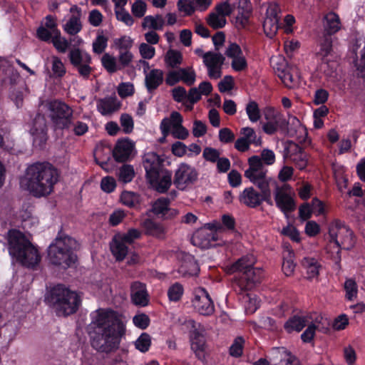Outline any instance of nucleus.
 <instances>
[{"label": "nucleus", "instance_id": "1", "mask_svg": "<svg viewBox=\"0 0 365 365\" xmlns=\"http://www.w3.org/2000/svg\"><path fill=\"white\" fill-rule=\"evenodd\" d=\"M94 330L91 336V346L99 352L111 353L118 349L125 325L121 315L111 309H99L91 314Z\"/></svg>", "mask_w": 365, "mask_h": 365}, {"label": "nucleus", "instance_id": "2", "mask_svg": "<svg viewBox=\"0 0 365 365\" xmlns=\"http://www.w3.org/2000/svg\"><path fill=\"white\" fill-rule=\"evenodd\" d=\"M58 178V171L51 163L36 162L27 167L22 182L33 196L41 197L53 192Z\"/></svg>", "mask_w": 365, "mask_h": 365}, {"label": "nucleus", "instance_id": "3", "mask_svg": "<svg viewBox=\"0 0 365 365\" xmlns=\"http://www.w3.org/2000/svg\"><path fill=\"white\" fill-rule=\"evenodd\" d=\"M255 259L252 255H245L227 267L229 273H236L233 287L236 291L238 288L240 293L252 290L261 282L263 270L255 267Z\"/></svg>", "mask_w": 365, "mask_h": 365}, {"label": "nucleus", "instance_id": "4", "mask_svg": "<svg viewBox=\"0 0 365 365\" xmlns=\"http://www.w3.org/2000/svg\"><path fill=\"white\" fill-rule=\"evenodd\" d=\"M79 246L78 241L65 234L61 228L48 247V257L50 262L61 269H68L76 262L77 255L75 252Z\"/></svg>", "mask_w": 365, "mask_h": 365}, {"label": "nucleus", "instance_id": "5", "mask_svg": "<svg viewBox=\"0 0 365 365\" xmlns=\"http://www.w3.org/2000/svg\"><path fill=\"white\" fill-rule=\"evenodd\" d=\"M8 244L9 254L22 265L33 268L40 262L41 256L37 249L20 230H9Z\"/></svg>", "mask_w": 365, "mask_h": 365}, {"label": "nucleus", "instance_id": "6", "mask_svg": "<svg viewBox=\"0 0 365 365\" xmlns=\"http://www.w3.org/2000/svg\"><path fill=\"white\" fill-rule=\"evenodd\" d=\"M46 299L58 317H67L76 313L81 303V299L77 293L61 284L52 287Z\"/></svg>", "mask_w": 365, "mask_h": 365}, {"label": "nucleus", "instance_id": "7", "mask_svg": "<svg viewBox=\"0 0 365 365\" xmlns=\"http://www.w3.org/2000/svg\"><path fill=\"white\" fill-rule=\"evenodd\" d=\"M336 231L332 233L330 231L331 240L328 244L329 250L333 247L336 250L334 259L336 264H339L341 259V250H351L355 244L354 233L341 221L337 220L335 223Z\"/></svg>", "mask_w": 365, "mask_h": 365}, {"label": "nucleus", "instance_id": "8", "mask_svg": "<svg viewBox=\"0 0 365 365\" xmlns=\"http://www.w3.org/2000/svg\"><path fill=\"white\" fill-rule=\"evenodd\" d=\"M49 118L55 130H69L73 124V110L65 102L54 100L48 103Z\"/></svg>", "mask_w": 365, "mask_h": 365}, {"label": "nucleus", "instance_id": "9", "mask_svg": "<svg viewBox=\"0 0 365 365\" xmlns=\"http://www.w3.org/2000/svg\"><path fill=\"white\" fill-rule=\"evenodd\" d=\"M198 175L199 173L195 167L181 163L175 171L173 184L177 189L185 190L197 181Z\"/></svg>", "mask_w": 365, "mask_h": 365}, {"label": "nucleus", "instance_id": "10", "mask_svg": "<svg viewBox=\"0 0 365 365\" xmlns=\"http://www.w3.org/2000/svg\"><path fill=\"white\" fill-rule=\"evenodd\" d=\"M273 68L286 87L293 88L298 85L299 75L297 66L289 65L284 58H278Z\"/></svg>", "mask_w": 365, "mask_h": 365}, {"label": "nucleus", "instance_id": "11", "mask_svg": "<svg viewBox=\"0 0 365 365\" xmlns=\"http://www.w3.org/2000/svg\"><path fill=\"white\" fill-rule=\"evenodd\" d=\"M165 159L155 152H148L143 155L142 165L145 171L147 181L151 178L155 179L164 170Z\"/></svg>", "mask_w": 365, "mask_h": 365}, {"label": "nucleus", "instance_id": "12", "mask_svg": "<svg viewBox=\"0 0 365 365\" xmlns=\"http://www.w3.org/2000/svg\"><path fill=\"white\" fill-rule=\"evenodd\" d=\"M48 129L46 120L43 115L36 113L32 120L30 133L33 136V143L35 146L43 149L48 140Z\"/></svg>", "mask_w": 365, "mask_h": 365}, {"label": "nucleus", "instance_id": "13", "mask_svg": "<svg viewBox=\"0 0 365 365\" xmlns=\"http://www.w3.org/2000/svg\"><path fill=\"white\" fill-rule=\"evenodd\" d=\"M192 302L195 309L201 315L210 316L215 311L214 303L205 288L200 287L195 292Z\"/></svg>", "mask_w": 365, "mask_h": 365}, {"label": "nucleus", "instance_id": "14", "mask_svg": "<svg viewBox=\"0 0 365 365\" xmlns=\"http://www.w3.org/2000/svg\"><path fill=\"white\" fill-rule=\"evenodd\" d=\"M192 328L189 334L191 349L195 352L196 356L201 359L204 357L206 348V331L200 324L198 325V327H195V322H193Z\"/></svg>", "mask_w": 365, "mask_h": 365}, {"label": "nucleus", "instance_id": "15", "mask_svg": "<svg viewBox=\"0 0 365 365\" xmlns=\"http://www.w3.org/2000/svg\"><path fill=\"white\" fill-rule=\"evenodd\" d=\"M289 189V185H284L282 187L277 185L274 192L276 205L285 214L293 212L296 208L294 198L287 192Z\"/></svg>", "mask_w": 365, "mask_h": 365}, {"label": "nucleus", "instance_id": "16", "mask_svg": "<svg viewBox=\"0 0 365 365\" xmlns=\"http://www.w3.org/2000/svg\"><path fill=\"white\" fill-rule=\"evenodd\" d=\"M271 356L272 365H300L299 359L284 347L273 348Z\"/></svg>", "mask_w": 365, "mask_h": 365}, {"label": "nucleus", "instance_id": "17", "mask_svg": "<svg viewBox=\"0 0 365 365\" xmlns=\"http://www.w3.org/2000/svg\"><path fill=\"white\" fill-rule=\"evenodd\" d=\"M134 148V143L128 138H122L117 140L112 150V155L118 163L127 161Z\"/></svg>", "mask_w": 365, "mask_h": 365}, {"label": "nucleus", "instance_id": "18", "mask_svg": "<svg viewBox=\"0 0 365 365\" xmlns=\"http://www.w3.org/2000/svg\"><path fill=\"white\" fill-rule=\"evenodd\" d=\"M219 233H213L206 229H200L193 236V241H197L198 245L204 249H209L219 245Z\"/></svg>", "mask_w": 365, "mask_h": 365}, {"label": "nucleus", "instance_id": "19", "mask_svg": "<svg viewBox=\"0 0 365 365\" xmlns=\"http://www.w3.org/2000/svg\"><path fill=\"white\" fill-rule=\"evenodd\" d=\"M130 297L133 303L140 307H145L149 302V295L145 284L139 281L133 282L130 285Z\"/></svg>", "mask_w": 365, "mask_h": 365}, {"label": "nucleus", "instance_id": "20", "mask_svg": "<svg viewBox=\"0 0 365 365\" xmlns=\"http://www.w3.org/2000/svg\"><path fill=\"white\" fill-rule=\"evenodd\" d=\"M232 3H236V7L238 9V14L236 16L237 24L243 29L247 27L252 12L250 0H232Z\"/></svg>", "mask_w": 365, "mask_h": 365}, {"label": "nucleus", "instance_id": "21", "mask_svg": "<svg viewBox=\"0 0 365 365\" xmlns=\"http://www.w3.org/2000/svg\"><path fill=\"white\" fill-rule=\"evenodd\" d=\"M148 182L158 192L165 193L172 185V172L165 169L155 178L150 179Z\"/></svg>", "mask_w": 365, "mask_h": 365}, {"label": "nucleus", "instance_id": "22", "mask_svg": "<svg viewBox=\"0 0 365 365\" xmlns=\"http://www.w3.org/2000/svg\"><path fill=\"white\" fill-rule=\"evenodd\" d=\"M238 200L247 207L256 208L260 205L259 192L253 187H246L240 193Z\"/></svg>", "mask_w": 365, "mask_h": 365}, {"label": "nucleus", "instance_id": "23", "mask_svg": "<svg viewBox=\"0 0 365 365\" xmlns=\"http://www.w3.org/2000/svg\"><path fill=\"white\" fill-rule=\"evenodd\" d=\"M163 82V71L160 69L153 68L145 74V85L148 93H151L156 90Z\"/></svg>", "mask_w": 365, "mask_h": 365}, {"label": "nucleus", "instance_id": "24", "mask_svg": "<svg viewBox=\"0 0 365 365\" xmlns=\"http://www.w3.org/2000/svg\"><path fill=\"white\" fill-rule=\"evenodd\" d=\"M120 106V102L115 96L101 98L97 103L98 111L103 115L115 112L119 109Z\"/></svg>", "mask_w": 365, "mask_h": 365}, {"label": "nucleus", "instance_id": "25", "mask_svg": "<svg viewBox=\"0 0 365 365\" xmlns=\"http://www.w3.org/2000/svg\"><path fill=\"white\" fill-rule=\"evenodd\" d=\"M110 248L113 255L118 262L123 261L128 255V247L126 243L118 236H115L113 238Z\"/></svg>", "mask_w": 365, "mask_h": 365}, {"label": "nucleus", "instance_id": "26", "mask_svg": "<svg viewBox=\"0 0 365 365\" xmlns=\"http://www.w3.org/2000/svg\"><path fill=\"white\" fill-rule=\"evenodd\" d=\"M326 25H325V36H331L340 29V19L339 16L334 13L330 12L325 16Z\"/></svg>", "mask_w": 365, "mask_h": 365}, {"label": "nucleus", "instance_id": "27", "mask_svg": "<svg viewBox=\"0 0 365 365\" xmlns=\"http://www.w3.org/2000/svg\"><path fill=\"white\" fill-rule=\"evenodd\" d=\"M301 264L306 269L309 279H313L319 275L321 264L315 258L304 257L301 261Z\"/></svg>", "mask_w": 365, "mask_h": 365}, {"label": "nucleus", "instance_id": "28", "mask_svg": "<svg viewBox=\"0 0 365 365\" xmlns=\"http://www.w3.org/2000/svg\"><path fill=\"white\" fill-rule=\"evenodd\" d=\"M332 38L329 36L324 35V38L319 44V51L317 53V56L321 58L322 62L328 63V56L332 51Z\"/></svg>", "mask_w": 365, "mask_h": 365}, {"label": "nucleus", "instance_id": "29", "mask_svg": "<svg viewBox=\"0 0 365 365\" xmlns=\"http://www.w3.org/2000/svg\"><path fill=\"white\" fill-rule=\"evenodd\" d=\"M68 58L73 67L78 66L83 62H92L91 56L87 53H83L78 48L71 49L68 53Z\"/></svg>", "mask_w": 365, "mask_h": 365}, {"label": "nucleus", "instance_id": "30", "mask_svg": "<svg viewBox=\"0 0 365 365\" xmlns=\"http://www.w3.org/2000/svg\"><path fill=\"white\" fill-rule=\"evenodd\" d=\"M307 325V321L304 317L294 315L290 317L284 324V329L287 332L296 331L299 332Z\"/></svg>", "mask_w": 365, "mask_h": 365}, {"label": "nucleus", "instance_id": "31", "mask_svg": "<svg viewBox=\"0 0 365 365\" xmlns=\"http://www.w3.org/2000/svg\"><path fill=\"white\" fill-rule=\"evenodd\" d=\"M225 58L220 53L207 51L203 54V63L206 67L222 66Z\"/></svg>", "mask_w": 365, "mask_h": 365}, {"label": "nucleus", "instance_id": "32", "mask_svg": "<svg viewBox=\"0 0 365 365\" xmlns=\"http://www.w3.org/2000/svg\"><path fill=\"white\" fill-rule=\"evenodd\" d=\"M344 289L346 292L345 299L347 301L352 302L358 296V284L353 278H346L344 284Z\"/></svg>", "mask_w": 365, "mask_h": 365}, {"label": "nucleus", "instance_id": "33", "mask_svg": "<svg viewBox=\"0 0 365 365\" xmlns=\"http://www.w3.org/2000/svg\"><path fill=\"white\" fill-rule=\"evenodd\" d=\"M135 175L133 166L129 164H123L118 171V178L120 182L128 183L133 180Z\"/></svg>", "mask_w": 365, "mask_h": 365}, {"label": "nucleus", "instance_id": "34", "mask_svg": "<svg viewBox=\"0 0 365 365\" xmlns=\"http://www.w3.org/2000/svg\"><path fill=\"white\" fill-rule=\"evenodd\" d=\"M164 24V19L160 15H157L155 18L150 15L144 17L142 27L143 29L149 28L153 30H162Z\"/></svg>", "mask_w": 365, "mask_h": 365}, {"label": "nucleus", "instance_id": "35", "mask_svg": "<svg viewBox=\"0 0 365 365\" xmlns=\"http://www.w3.org/2000/svg\"><path fill=\"white\" fill-rule=\"evenodd\" d=\"M143 227L147 235L156 237H161L164 235L163 227L152 220H145L143 222Z\"/></svg>", "mask_w": 365, "mask_h": 365}, {"label": "nucleus", "instance_id": "36", "mask_svg": "<svg viewBox=\"0 0 365 365\" xmlns=\"http://www.w3.org/2000/svg\"><path fill=\"white\" fill-rule=\"evenodd\" d=\"M165 61L168 66L175 68L182 63V55L180 51L169 49L165 56Z\"/></svg>", "mask_w": 365, "mask_h": 365}, {"label": "nucleus", "instance_id": "37", "mask_svg": "<svg viewBox=\"0 0 365 365\" xmlns=\"http://www.w3.org/2000/svg\"><path fill=\"white\" fill-rule=\"evenodd\" d=\"M184 294V287L179 282H175L168 289V297L170 302H179Z\"/></svg>", "mask_w": 365, "mask_h": 365}, {"label": "nucleus", "instance_id": "38", "mask_svg": "<svg viewBox=\"0 0 365 365\" xmlns=\"http://www.w3.org/2000/svg\"><path fill=\"white\" fill-rule=\"evenodd\" d=\"M82 25L80 21V18L76 16H71L69 20L66 22L64 26V30L66 33L70 35H76L81 31Z\"/></svg>", "mask_w": 365, "mask_h": 365}, {"label": "nucleus", "instance_id": "39", "mask_svg": "<svg viewBox=\"0 0 365 365\" xmlns=\"http://www.w3.org/2000/svg\"><path fill=\"white\" fill-rule=\"evenodd\" d=\"M245 110L249 120L255 123L257 122L261 118V113L257 103L255 101H250L246 105Z\"/></svg>", "mask_w": 365, "mask_h": 365}, {"label": "nucleus", "instance_id": "40", "mask_svg": "<svg viewBox=\"0 0 365 365\" xmlns=\"http://www.w3.org/2000/svg\"><path fill=\"white\" fill-rule=\"evenodd\" d=\"M245 340L242 336H237L230 347L229 354L235 358H239L243 354Z\"/></svg>", "mask_w": 365, "mask_h": 365}, {"label": "nucleus", "instance_id": "41", "mask_svg": "<svg viewBox=\"0 0 365 365\" xmlns=\"http://www.w3.org/2000/svg\"><path fill=\"white\" fill-rule=\"evenodd\" d=\"M170 202V200L167 197L158 198L153 205V212L157 215H162L165 217L169 209Z\"/></svg>", "mask_w": 365, "mask_h": 365}, {"label": "nucleus", "instance_id": "42", "mask_svg": "<svg viewBox=\"0 0 365 365\" xmlns=\"http://www.w3.org/2000/svg\"><path fill=\"white\" fill-rule=\"evenodd\" d=\"M249 168L245 172V178L253 177V173L257 172V170L264 168L261 158L257 155H253L248 160Z\"/></svg>", "mask_w": 365, "mask_h": 365}, {"label": "nucleus", "instance_id": "43", "mask_svg": "<svg viewBox=\"0 0 365 365\" xmlns=\"http://www.w3.org/2000/svg\"><path fill=\"white\" fill-rule=\"evenodd\" d=\"M102 66L110 73H113L118 70H120V67H118L115 58L108 53H105L101 58Z\"/></svg>", "mask_w": 365, "mask_h": 365}, {"label": "nucleus", "instance_id": "44", "mask_svg": "<svg viewBox=\"0 0 365 365\" xmlns=\"http://www.w3.org/2000/svg\"><path fill=\"white\" fill-rule=\"evenodd\" d=\"M135 345L140 351L143 353L148 351L151 345L150 336L145 332L142 333L136 340Z\"/></svg>", "mask_w": 365, "mask_h": 365}, {"label": "nucleus", "instance_id": "45", "mask_svg": "<svg viewBox=\"0 0 365 365\" xmlns=\"http://www.w3.org/2000/svg\"><path fill=\"white\" fill-rule=\"evenodd\" d=\"M236 8V3H232V1H226L225 2L219 4L216 6V14L225 18L226 16H230L233 10Z\"/></svg>", "mask_w": 365, "mask_h": 365}, {"label": "nucleus", "instance_id": "46", "mask_svg": "<svg viewBox=\"0 0 365 365\" xmlns=\"http://www.w3.org/2000/svg\"><path fill=\"white\" fill-rule=\"evenodd\" d=\"M207 22L210 26L214 29L223 28L226 24V19L218 15L216 13H210L207 19Z\"/></svg>", "mask_w": 365, "mask_h": 365}, {"label": "nucleus", "instance_id": "47", "mask_svg": "<svg viewBox=\"0 0 365 365\" xmlns=\"http://www.w3.org/2000/svg\"><path fill=\"white\" fill-rule=\"evenodd\" d=\"M51 42L56 50L61 53H65L70 46V42L65 38H61V32L53 35Z\"/></svg>", "mask_w": 365, "mask_h": 365}, {"label": "nucleus", "instance_id": "48", "mask_svg": "<svg viewBox=\"0 0 365 365\" xmlns=\"http://www.w3.org/2000/svg\"><path fill=\"white\" fill-rule=\"evenodd\" d=\"M300 129H302V128L299 120L296 116L289 115V126L287 129L286 134L289 137H294Z\"/></svg>", "mask_w": 365, "mask_h": 365}, {"label": "nucleus", "instance_id": "49", "mask_svg": "<svg viewBox=\"0 0 365 365\" xmlns=\"http://www.w3.org/2000/svg\"><path fill=\"white\" fill-rule=\"evenodd\" d=\"M108 38L104 35L98 34L93 43V51L94 53L101 54L108 46Z\"/></svg>", "mask_w": 365, "mask_h": 365}, {"label": "nucleus", "instance_id": "50", "mask_svg": "<svg viewBox=\"0 0 365 365\" xmlns=\"http://www.w3.org/2000/svg\"><path fill=\"white\" fill-rule=\"evenodd\" d=\"M260 190L259 192V201L260 205L263 202H266L268 205H272V200L271 197V190L269 188V183H260L259 187Z\"/></svg>", "mask_w": 365, "mask_h": 365}, {"label": "nucleus", "instance_id": "51", "mask_svg": "<svg viewBox=\"0 0 365 365\" xmlns=\"http://www.w3.org/2000/svg\"><path fill=\"white\" fill-rule=\"evenodd\" d=\"M267 170L264 168L257 170V172L253 173V177L247 178L250 182L259 187L260 183H269L270 178L266 175Z\"/></svg>", "mask_w": 365, "mask_h": 365}, {"label": "nucleus", "instance_id": "52", "mask_svg": "<svg viewBox=\"0 0 365 365\" xmlns=\"http://www.w3.org/2000/svg\"><path fill=\"white\" fill-rule=\"evenodd\" d=\"M120 200L123 205L129 207H135L138 202V195L130 191H123L120 195Z\"/></svg>", "mask_w": 365, "mask_h": 365}, {"label": "nucleus", "instance_id": "53", "mask_svg": "<svg viewBox=\"0 0 365 365\" xmlns=\"http://www.w3.org/2000/svg\"><path fill=\"white\" fill-rule=\"evenodd\" d=\"M120 125L123 131L129 134L132 133L134 127V122L132 116L128 113H123L120 118Z\"/></svg>", "mask_w": 365, "mask_h": 365}, {"label": "nucleus", "instance_id": "54", "mask_svg": "<svg viewBox=\"0 0 365 365\" xmlns=\"http://www.w3.org/2000/svg\"><path fill=\"white\" fill-rule=\"evenodd\" d=\"M147 11V4L142 0H136L131 6V12L136 18L144 16Z\"/></svg>", "mask_w": 365, "mask_h": 365}, {"label": "nucleus", "instance_id": "55", "mask_svg": "<svg viewBox=\"0 0 365 365\" xmlns=\"http://www.w3.org/2000/svg\"><path fill=\"white\" fill-rule=\"evenodd\" d=\"M114 43L119 51H130L133 46V40L127 36L115 38Z\"/></svg>", "mask_w": 365, "mask_h": 365}, {"label": "nucleus", "instance_id": "56", "mask_svg": "<svg viewBox=\"0 0 365 365\" xmlns=\"http://www.w3.org/2000/svg\"><path fill=\"white\" fill-rule=\"evenodd\" d=\"M180 73V81L187 86H191L195 81L196 74L193 70L189 71L187 68H179Z\"/></svg>", "mask_w": 365, "mask_h": 365}, {"label": "nucleus", "instance_id": "57", "mask_svg": "<svg viewBox=\"0 0 365 365\" xmlns=\"http://www.w3.org/2000/svg\"><path fill=\"white\" fill-rule=\"evenodd\" d=\"M133 322L136 327L145 329L150 325V319L147 314L140 313L133 317Z\"/></svg>", "mask_w": 365, "mask_h": 365}, {"label": "nucleus", "instance_id": "58", "mask_svg": "<svg viewBox=\"0 0 365 365\" xmlns=\"http://www.w3.org/2000/svg\"><path fill=\"white\" fill-rule=\"evenodd\" d=\"M290 160L294 163L298 169L304 170L308 165L309 155L304 150H303L299 154L292 157V159Z\"/></svg>", "mask_w": 365, "mask_h": 365}, {"label": "nucleus", "instance_id": "59", "mask_svg": "<svg viewBox=\"0 0 365 365\" xmlns=\"http://www.w3.org/2000/svg\"><path fill=\"white\" fill-rule=\"evenodd\" d=\"M240 134L242 135V138H245L246 140L250 142V144L258 145L260 143V140H257V135L255 130L250 127L242 128L240 130Z\"/></svg>", "mask_w": 365, "mask_h": 365}, {"label": "nucleus", "instance_id": "60", "mask_svg": "<svg viewBox=\"0 0 365 365\" xmlns=\"http://www.w3.org/2000/svg\"><path fill=\"white\" fill-rule=\"evenodd\" d=\"M115 14L116 19L123 22L126 26H130L134 23L133 17L125 8H122V9H115Z\"/></svg>", "mask_w": 365, "mask_h": 365}, {"label": "nucleus", "instance_id": "61", "mask_svg": "<svg viewBox=\"0 0 365 365\" xmlns=\"http://www.w3.org/2000/svg\"><path fill=\"white\" fill-rule=\"evenodd\" d=\"M116 187V181L111 176H106L101 179V188L106 193L113 192Z\"/></svg>", "mask_w": 365, "mask_h": 365}, {"label": "nucleus", "instance_id": "62", "mask_svg": "<svg viewBox=\"0 0 365 365\" xmlns=\"http://www.w3.org/2000/svg\"><path fill=\"white\" fill-rule=\"evenodd\" d=\"M134 93L135 88L132 83H121L118 87V93L123 98L133 96Z\"/></svg>", "mask_w": 365, "mask_h": 365}, {"label": "nucleus", "instance_id": "63", "mask_svg": "<svg viewBox=\"0 0 365 365\" xmlns=\"http://www.w3.org/2000/svg\"><path fill=\"white\" fill-rule=\"evenodd\" d=\"M287 143L288 146H287L284 149V157L286 158H289V159H292V157H294V155H297L304 150L302 146L296 143H294L293 141H288Z\"/></svg>", "mask_w": 365, "mask_h": 365}, {"label": "nucleus", "instance_id": "64", "mask_svg": "<svg viewBox=\"0 0 365 365\" xmlns=\"http://www.w3.org/2000/svg\"><path fill=\"white\" fill-rule=\"evenodd\" d=\"M220 151L215 148L206 147L203 150V158H205V160L209 161L210 163H216L217 160L220 158Z\"/></svg>", "mask_w": 365, "mask_h": 365}]
</instances>
